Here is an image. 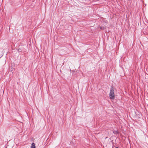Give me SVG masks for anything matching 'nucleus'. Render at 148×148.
Wrapping results in <instances>:
<instances>
[{"mask_svg": "<svg viewBox=\"0 0 148 148\" xmlns=\"http://www.w3.org/2000/svg\"><path fill=\"white\" fill-rule=\"evenodd\" d=\"M109 97L110 99H114L115 98L114 94V90L113 88H112L110 90L109 94Z\"/></svg>", "mask_w": 148, "mask_h": 148, "instance_id": "f257e3e1", "label": "nucleus"}, {"mask_svg": "<svg viewBox=\"0 0 148 148\" xmlns=\"http://www.w3.org/2000/svg\"><path fill=\"white\" fill-rule=\"evenodd\" d=\"M31 148H35V145L34 143H32L31 146Z\"/></svg>", "mask_w": 148, "mask_h": 148, "instance_id": "f03ea898", "label": "nucleus"}, {"mask_svg": "<svg viewBox=\"0 0 148 148\" xmlns=\"http://www.w3.org/2000/svg\"><path fill=\"white\" fill-rule=\"evenodd\" d=\"M113 133L115 134H118V132L117 131H114L113 132Z\"/></svg>", "mask_w": 148, "mask_h": 148, "instance_id": "7ed1b4c3", "label": "nucleus"}, {"mask_svg": "<svg viewBox=\"0 0 148 148\" xmlns=\"http://www.w3.org/2000/svg\"><path fill=\"white\" fill-rule=\"evenodd\" d=\"M100 28L101 29V30H103V29H104V27H100Z\"/></svg>", "mask_w": 148, "mask_h": 148, "instance_id": "20e7f679", "label": "nucleus"}, {"mask_svg": "<svg viewBox=\"0 0 148 148\" xmlns=\"http://www.w3.org/2000/svg\"><path fill=\"white\" fill-rule=\"evenodd\" d=\"M11 69V71H13V70H14V69L13 68H12Z\"/></svg>", "mask_w": 148, "mask_h": 148, "instance_id": "39448f33", "label": "nucleus"}, {"mask_svg": "<svg viewBox=\"0 0 148 148\" xmlns=\"http://www.w3.org/2000/svg\"><path fill=\"white\" fill-rule=\"evenodd\" d=\"M116 148H118V147H116Z\"/></svg>", "mask_w": 148, "mask_h": 148, "instance_id": "423d86ee", "label": "nucleus"}]
</instances>
